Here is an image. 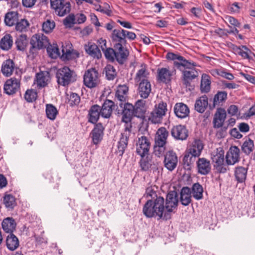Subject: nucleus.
Instances as JSON below:
<instances>
[{
  "label": "nucleus",
  "mask_w": 255,
  "mask_h": 255,
  "mask_svg": "<svg viewBox=\"0 0 255 255\" xmlns=\"http://www.w3.org/2000/svg\"><path fill=\"white\" fill-rule=\"evenodd\" d=\"M225 159L227 164L234 165L240 160V149L237 146H231L226 153Z\"/></svg>",
  "instance_id": "4468645a"
},
{
  "label": "nucleus",
  "mask_w": 255,
  "mask_h": 255,
  "mask_svg": "<svg viewBox=\"0 0 255 255\" xmlns=\"http://www.w3.org/2000/svg\"><path fill=\"white\" fill-rule=\"evenodd\" d=\"M105 7L104 8H102V7L100 5H98L97 6V8H96V10L100 11L102 13H105L108 16H111L112 13V11L111 9H110V5L105 3Z\"/></svg>",
  "instance_id": "0e129e2a"
},
{
  "label": "nucleus",
  "mask_w": 255,
  "mask_h": 255,
  "mask_svg": "<svg viewBox=\"0 0 255 255\" xmlns=\"http://www.w3.org/2000/svg\"><path fill=\"white\" fill-rule=\"evenodd\" d=\"M81 98L79 95L75 93H71L68 100V104L71 107L78 106L80 103Z\"/></svg>",
  "instance_id": "e2e57ef3"
},
{
  "label": "nucleus",
  "mask_w": 255,
  "mask_h": 255,
  "mask_svg": "<svg viewBox=\"0 0 255 255\" xmlns=\"http://www.w3.org/2000/svg\"><path fill=\"white\" fill-rule=\"evenodd\" d=\"M24 99L28 103L34 102L37 97V93L34 89H28L24 94Z\"/></svg>",
  "instance_id": "13d9d810"
},
{
  "label": "nucleus",
  "mask_w": 255,
  "mask_h": 255,
  "mask_svg": "<svg viewBox=\"0 0 255 255\" xmlns=\"http://www.w3.org/2000/svg\"><path fill=\"white\" fill-rule=\"evenodd\" d=\"M50 4L55 14L59 16H64L70 12L71 4L66 0H50Z\"/></svg>",
  "instance_id": "6e6552de"
},
{
  "label": "nucleus",
  "mask_w": 255,
  "mask_h": 255,
  "mask_svg": "<svg viewBox=\"0 0 255 255\" xmlns=\"http://www.w3.org/2000/svg\"><path fill=\"white\" fill-rule=\"evenodd\" d=\"M147 200L144 205L142 213L148 218L157 217V220L163 219L167 220L170 219L168 213L163 215L164 210V199L161 196H158L157 192L152 187L146 189L144 195Z\"/></svg>",
  "instance_id": "f257e3e1"
},
{
  "label": "nucleus",
  "mask_w": 255,
  "mask_h": 255,
  "mask_svg": "<svg viewBox=\"0 0 255 255\" xmlns=\"http://www.w3.org/2000/svg\"><path fill=\"white\" fill-rule=\"evenodd\" d=\"M198 172L203 175L209 174L211 169L210 162L207 159L202 157L199 158L197 161Z\"/></svg>",
  "instance_id": "4be33fe9"
},
{
  "label": "nucleus",
  "mask_w": 255,
  "mask_h": 255,
  "mask_svg": "<svg viewBox=\"0 0 255 255\" xmlns=\"http://www.w3.org/2000/svg\"><path fill=\"white\" fill-rule=\"evenodd\" d=\"M211 89L210 77L206 74H203L202 76L200 90L202 93H207Z\"/></svg>",
  "instance_id": "79ce46f5"
},
{
  "label": "nucleus",
  "mask_w": 255,
  "mask_h": 255,
  "mask_svg": "<svg viewBox=\"0 0 255 255\" xmlns=\"http://www.w3.org/2000/svg\"><path fill=\"white\" fill-rule=\"evenodd\" d=\"M150 148V142L147 137L142 135L138 137L136 149L137 154L140 156L148 155Z\"/></svg>",
  "instance_id": "9b49d317"
},
{
  "label": "nucleus",
  "mask_w": 255,
  "mask_h": 255,
  "mask_svg": "<svg viewBox=\"0 0 255 255\" xmlns=\"http://www.w3.org/2000/svg\"><path fill=\"white\" fill-rule=\"evenodd\" d=\"M106 77L109 80H114L117 76V72L115 67L110 64H108L104 68Z\"/></svg>",
  "instance_id": "864d4df0"
},
{
  "label": "nucleus",
  "mask_w": 255,
  "mask_h": 255,
  "mask_svg": "<svg viewBox=\"0 0 255 255\" xmlns=\"http://www.w3.org/2000/svg\"><path fill=\"white\" fill-rule=\"evenodd\" d=\"M182 81L185 87L189 91L194 89V86L191 84V81L198 77V72L195 69L184 70L182 72Z\"/></svg>",
  "instance_id": "dca6fc26"
},
{
  "label": "nucleus",
  "mask_w": 255,
  "mask_h": 255,
  "mask_svg": "<svg viewBox=\"0 0 255 255\" xmlns=\"http://www.w3.org/2000/svg\"><path fill=\"white\" fill-rule=\"evenodd\" d=\"M14 63L11 59H7L4 61L1 67V72L5 76H10L13 71Z\"/></svg>",
  "instance_id": "c9c22d12"
},
{
  "label": "nucleus",
  "mask_w": 255,
  "mask_h": 255,
  "mask_svg": "<svg viewBox=\"0 0 255 255\" xmlns=\"http://www.w3.org/2000/svg\"><path fill=\"white\" fill-rule=\"evenodd\" d=\"M151 92L150 82L147 79H142L138 84L137 92L143 99L147 98Z\"/></svg>",
  "instance_id": "412c9836"
},
{
  "label": "nucleus",
  "mask_w": 255,
  "mask_h": 255,
  "mask_svg": "<svg viewBox=\"0 0 255 255\" xmlns=\"http://www.w3.org/2000/svg\"><path fill=\"white\" fill-rule=\"evenodd\" d=\"M192 195L191 189L188 187H183L180 192V201L182 205L187 206L191 203Z\"/></svg>",
  "instance_id": "7c9ffc66"
},
{
  "label": "nucleus",
  "mask_w": 255,
  "mask_h": 255,
  "mask_svg": "<svg viewBox=\"0 0 255 255\" xmlns=\"http://www.w3.org/2000/svg\"><path fill=\"white\" fill-rule=\"evenodd\" d=\"M128 87L126 85H119L115 93V100L117 105L119 103H123L128 101Z\"/></svg>",
  "instance_id": "6ab92c4d"
},
{
  "label": "nucleus",
  "mask_w": 255,
  "mask_h": 255,
  "mask_svg": "<svg viewBox=\"0 0 255 255\" xmlns=\"http://www.w3.org/2000/svg\"><path fill=\"white\" fill-rule=\"evenodd\" d=\"M178 194L176 191H170L166 195L165 205L164 209H166L167 212L170 217V213L173 211V209L176 208L178 205Z\"/></svg>",
  "instance_id": "ddd939ff"
},
{
  "label": "nucleus",
  "mask_w": 255,
  "mask_h": 255,
  "mask_svg": "<svg viewBox=\"0 0 255 255\" xmlns=\"http://www.w3.org/2000/svg\"><path fill=\"white\" fill-rule=\"evenodd\" d=\"M130 132L131 129L128 131L126 130L125 128L124 132L121 133L120 140L118 142V150H117V153L120 156H122L123 155L126 149L127 148Z\"/></svg>",
  "instance_id": "aec40b11"
},
{
  "label": "nucleus",
  "mask_w": 255,
  "mask_h": 255,
  "mask_svg": "<svg viewBox=\"0 0 255 255\" xmlns=\"http://www.w3.org/2000/svg\"><path fill=\"white\" fill-rule=\"evenodd\" d=\"M227 112L229 114L232 116L240 115V114L238 106L235 105H231L228 108Z\"/></svg>",
  "instance_id": "69168bd1"
},
{
  "label": "nucleus",
  "mask_w": 255,
  "mask_h": 255,
  "mask_svg": "<svg viewBox=\"0 0 255 255\" xmlns=\"http://www.w3.org/2000/svg\"><path fill=\"white\" fill-rule=\"evenodd\" d=\"M164 155V166L169 171L173 170L176 167L178 158L175 152L172 150L167 152Z\"/></svg>",
  "instance_id": "f3484780"
},
{
  "label": "nucleus",
  "mask_w": 255,
  "mask_h": 255,
  "mask_svg": "<svg viewBox=\"0 0 255 255\" xmlns=\"http://www.w3.org/2000/svg\"><path fill=\"white\" fill-rule=\"evenodd\" d=\"M76 23L75 16L73 13L69 14L63 20V24L66 28H71Z\"/></svg>",
  "instance_id": "052dcab7"
},
{
  "label": "nucleus",
  "mask_w": 255,
  "mask_h": 255,
  "mask_svg": "<svg viewBox=\"0 0 255 255\" xmlns=\"http://www.w3.org/2000/svg\"><path fill=\"white\" fill-rule=\"evenodd\" d=\"M170 132L172 136L176 140L183 141L186 140L188 136V130L184 125L174 126Z\"/></svg>",
  "instance_id": "2eb2a0df"
},
{
  "label": "nucleus",
  "mask_w": 255,
  "mask_h": 255,
  "mask_svg": "<svg viewBox=\"0 0 255 255\" xmlns=\"http://www.w3.org/2000/svg\"><path fill=\"white\" fill-rule=\"evenodd\" d=\"M229 165L225 161L217 164H214V167L216 172L218 173H225L229 170Z\"/></svg>",
  "instance_id": "bf43d9fd"
},
{
  "label": "nucleus",
  "mask_w": 255,
  "mask_h": 255,
  "mask_svg": "<svg viewBox=\"0 0 255 255\" xmlns=\"http://www.w3.org/2000/svg\"><path fill=\"white\" fill-rule=\"evenodd\" d=\"M45 111L47 118L51 120H54L58 113L56 108L51 104H46Z\"/></svg>",
  "instance_id": "09e8293b"
},
{
  "label": "nucleus",
  "mask_w": 255,
  "mask_h": 255,
  "mask_svg": "<svg viewBox=\"0 0 255 255\" xmlns=\"http://www.w3.org/2000/svg\"><path fill=\"white\" fill-rule=\"evenodd\" d=\"M7 249L11 251L15 250L19 247V240L12 233H9L6 239Z\"/></svg>",
  "instance_id": "f704fd0d"
},
{
  "label": "nucleus",
  "mask_w": 255,
  "mask_h": 255,
  "mask_svg": "<svg viewBox=\"0 0 255 255\" xmlns=\"http://www.w3.org/2000/svg\"><path fill=\"white\" fill-rule=\"evenodd\" d=\"M77 75L73 70L64 66L57 70L56 73L57 82L59 85L66 87L76 80Z\"/></svg>",
  "instance_id": "20e7f679"
},
{
  "label": "nucleus",
  "mask_w": 255,
  "mask_h": 255,
  "mask_svg": "<svg viewBox=\"0 0 255 255\" xmlns=\"http://www.w3.org/2000/svg\"><path fill=\"white\" fill-rule=\"evenodd\" d=\"M115 107V103L110 100H106L100 107L101 116L104 118H109L112 114L113 110Z\"/></svg>",
  "instance_id": "bb28decb"
},
{
  "label": "nucleus",
  "mask_w": 255,
  "mask_h": 255,
  "mask_svg": "<svg viewBox=\"0 0 255 255\" xmlns=\"http://www.w3.org/2000/svg\"><path fill=\"white\" fill-rule=\"evenodd\" d=\"M208 106V99L206 95L200 97L196 100L194 108L195 110L199 113H203L205 112Z\"/></svg>",
  "instance_id": "473e14b6"
},
{
  "label": "nucleus",
  "mask_w": 255,
  "mask_h": 255,
  "mask_svg": "<svg viewBox=\"0 0 255 255\" xmlns=\"http://www.w3.org/2000/svg\"><path fill=\"white\" fill-rule=\"evenodd\" d=\"M105 128L101 123L95 125L94 128L90 133L92 142L94 144H98L103 139Z\"/></svg>",
  "instance_id": "a211bd4d"
},
{
  "label": "nucleus",
  "mask_w": 255,
  "mask_h": 255,
  "mask_svg": "<svg viewBox=\"0 0 255 255\" xmlns=\"http://www.w3.org/2000/svg\"><path fill=\"white\" fill-rule=\"evenodd\" d=\"M212 160L214 164L225 161L224 151L222 148H217L212 154Z\"/></svg>",
  "instance_id": "c03bdc74"
},
{
  "label": "nucleus",
  "mask_w": 255,
  "mask_h": 255,
  "mask_svg": "<svg viewBox=\"0 0 255 255\" xmlns=\"http://www.w3.org/2000/svg\"><path fill=\"white\" fill-rule=\"evenodd\" d=\"M133 107L134 117L143 120L146 111L145 101L138 100L135 102Z\"/></svg>",
  "instance_id": "a878e982"
},
{
  "label": "nucleus",
  "mask_w": 255,
  "mask_h": 255,
  "mask_svg": "<svg viewBox=\"0 0 255 255\" xmlns=\"http://www.w3.org/2000/svg\"><path fill=\"white\" fill-rule=\"evenodd\" d=\"M100 116H101V111L100 106L97 104L92 105L89 111L88 114V122L93 124H97Z\"/></svg>",
  "instance_id": "5701e85b"
},
{
  "label": "nucleus",
  "mask_w": 255,
  "mask_h": 255,
  "mask_svg": "<svg viewBox=\"0 0 255 255\" xmlns=\"http://www.w3.org/2000/svg\"><path fill=\"white\" fill-rule=\"evenodd\" d=\"M3 204L8 210H12L16 205L15 197L11 194H5L3 197Z\"/></svg>",
  "instance_id": "49530a36"
},
{
  "label": "nucleus",
  "mask_w": 255,
  "mask_h": 255,
  "mask_svg": "<svg viewBox=\"0 0 255 255\" xmlns=\"http://www.w3.org/2000/svg\"><path fill=\"white\" fill-rule=\"evenodd\" d=\"M196 157L188 153L185 154L182 160L183 168L187 170H191Z\"/></svg>",
  "instance_id": "de8ad7c7"
},
{
  "label": "nucleus",
  "mask_w": 255,
  "mask_h": 255,
  "mask_svg": "<svg viewBox=\"0 0 255 255\" xmlns=\"http://www.w3.org/2000/svg\"><path fill=\"white\" fill-rule=\"evenodd\" d=\"M169 132L164 127H161L157 130L154 137V153L160 157L163 155L166 150V145Z\"/></svg>",
  "instance_id": "f03ea898"
},
{
  "label": "nucleus",
  "mask_w": 255,
  "mask_h": 255,
  "mask_svg": "<svg viewBox=\"0 0 255 255\" xmlns=\"http://www.w3.org/2000/svg\"><path fill=\"white\" fill-rule=\"evenodd\" d=\"M174 112L178 118L183 119L189 115V109L186 105L182 103H178L174 106Z\"/></svg>",
  "instance_id": "c85d7f7f"
},
{
  "label": "nucleus",
  "mask_w": 255,
  "mask_h": 255,
  "mask_svg": "<svg viewBox=\"0 0 255 255\" xmlns=\"http://www.w3.org/2000/svg\"><path fill=\"white\" fill-rule=\"evenodd\" d=\"M140 67L141 68L138 70L135 75V79L138 81H141L142 79H145V78L149 74L145 64H142Z\"/></svg>",
  "instance_id": "6e6d98bb"
},
{
  "label": "nucleus",
  "mask_w": 255,
  "mask_h": 255,
  "mask_svg": "<svg viewBox=\"0 0 255 255\" xmlns=\"http://www.w3.org/2000/svg\"><path fill=\"white\" fill-rule=\"evenodd\" d=\"M47 52L52 58H56L60 55L57 44L50 45L49 44L47 47Z\"/></svg>",
  "instance_id": "4d7b16f0"
},
{
  "label": "nucleus",
  "mask_w": 255,
  "mask_h": 255,
  "mask_svg": "<svg viewBox=\"0 0 255 255\" xmlns=\"http://www.w3.org/2000/svg\"><path fill=\"white\" fill-rule=\"evenodd\" d=\"M1 225L5 232L12 233L15 230L16 224L12 217H7L3 219Z\"/></svg>",
  "instance_id": "72a5a7b5"
},
{
  "label": "nucleus",
  "mask_w": 255,
  "mask_h": 255,
  "mask_svg": "<svg viewBox=\"0 0 255 255\" xmlns=\"http://www.w3.org/2000/svg\"><path fill=\"white\" fill-rule=\"evenodd\" d=\"M86 52L94 58L100 59L102 57V53L98 46L95 43L89 42L85 45Z\"/></svg>",
  "instance_id": "2f4dec72"
},
{
  "label": "nucleus",
  "mask_w": 255,
  "mask_h": 255,
  "mask_svg": "<svg viewBox=\"0 0 255 255\" xmlns=\"http://www.w3.org/2000/svg\"><path fill=\"white\" fill-rule=\"evenodd\" d=\"M204 148V144L200 139H195L188 149V153L194 157H199Z\"/></svg>",
  "instance_id": "cd10ccee"
},
{
  "label": "nucleus",
  "mask_w": 255,
  "mask_h": 255,
  "mask_svg": "<svg viewBox=\"0 0 255 255\" xmlns=\"http://www.w3.org/2000/svg\"><path fill=\"white\" fill-rule=\"evenodd\" d=\"M103 52L108 61L113 62L116 60L120 65H123L127 60L129 55L117 48H107Z\"/></svg>",
  "instance_id": "423d86ee"
},
{
  "label": "nucleus",
  "mask_w": 255,
  "mask_h": 255,
  "mask_svg": "<svg viewBox=\"0 0 255 255\" xmlns=\"http://www.w3.org/2000/svg\"><path fill=\"white\" fill-rule=\"evenodd\" d=\"M118 105L121 109L118 107L117 109L118 114H121L122 116V121L125 123L126 130L129 131L132 128L131 120L134 117L133 105L128 102L119 103Z\"/></svg>",
  "instance_id": "7ed1b4c3"
},
{
  "label": "nucleus",
  "mask_w": 255,
  "mask_h": 255,
  "mask_svg": "<svg viewBox=\"0 0 255 255\" xmlns=\"http://www.w3.org/2000/svg\"><path fill=\"white\" fill-rule=\"evenodd\" d=\"M139 161L140 166L142 171H147L151 166V160L148 157V155L141 156Z\"/></svg>",
  "instance_id": "5fc2aeb1"
},
{
  "label": "nucleus",
  "mask_w": 255,
  "mask_h": 255,
  "mask_svg": "<svg viewBox=\"0 0 255 255\" xmlns=\"http://www.w3.org/2000/svg\"><path fill=\"white\" fill-rule=\"evenodd\" d=\"M226 112L224 109L218 108L213 119L214 128H219L222 127L226 118Z\"/></svg>",
  "instance_id": "b1692460"
},
{
  "label": "nucleus",
  "mask_w": 255,
  "mask_h": 255,
  "mask_svg": "<svg viewBox=\"0 0 255 255\" xmlns=\"http://www.w3.org/2000/svg\"><path fill=\"white\" fill-rule=\"evenodd\" d=\"M29 53L36 54L38 50L46 48L49 45L48 38L43 34L38 33L32 36L30 41Z\"/></svg>",
  "instance_id": "0eeeda50"
},
{
  "label": "nucleus",
  "mask_w": 255,
  "mask_h": 255,
  "mask_svg": "<svg viewBox=\"0 0 255 255\" xmlns=\"http://www.w3.org/2000/svg\"><path fill=\"white\" fill-rule=\"evenodd\" d=\"M99 73L95 68H91L85 71L84 83L88 88L95 87L99 82Z\"/></svg>",
  "instance_id": "9d476101"
},
{
  "label": "nucleus",
  "mask_w": 255,
  "mask_h": 255,
  "mask_svg": "<svg viewBox=\"0 0 255 255\" xmlns=\"http://www.w3.org/2000/svg\"><path fill=\"white\" fill-rule=\"evenodd\" d=\"M191 189V195L197 200L203 198V188L198 182L193 184Z\"/></svg>",
  "instance_id": "58836bf2"
},
{
  "label": "nucleus",
  "mask_w": 255,
  "mask_h": 255,
  "mask_svg": "<svg viewBox=\"0 0 255 255\" xmlns=\"http://www.w3.org/2000/svg\"><path fill=\"white\" fill-rule=\"evenodd\" d=\"M227 99V92L226 91H218L215 95L213 100V104L209 105V108L212 110L216 108L217 106H220L222 105V103L225 102Z\"/></svg>",
  "instance_id": "c756f323"
},
{
  "label": "nucleus",
  "mask_w": 255,
  "mask_h": 255,
  "mask_svg": "<svg viewBox=\"0 0 255 255\" xmlns=\"http://www.w3.org/2000/svg\"><path fill=\"white\" fill-rule=\"evenodd\" d=\"M55 26L54 21L47 19L42 24V30L46 33L51 32Z\"/></svg>",
  "instance_id": "680f3d73"
},
{
  "label": "nucleus",
  "mask_w": 255,
  "mask_h": 255,
  "mask_svg": "<svg viewBox=\"0 0 255 255\" xmlns=\"http://www.w3.org/2000/svg\"><path fill=\"white\" fill-rule=\"evenodd\" d=\"M62 47V54L61 56V58L62 59L63 61H66L72 59H75L78 57V54H76L75 53L73 52L70 50L67 49V48H64L63 47Z\"/></svg>",
  "instance_id": "3c124183"
},
{
  "label": "nucleus",
  "mask_w": 255,
  "mask_h": 255,
  "mask_svg": "<svg viewBox=\"0 0 255 255\" xmlns=\"http://www.w3.org/2000/svg\"><path fill=\"white\" fill-rule=\"evenodd\" d=\"M125 35L124 29L119 27L113 30L111 38L114 44V48H119L120 51L129 54V51L126 46L128 42Z\"/></svg>",
  "instance_id": "39448f33"
},
{
  "label": "nucleus",
  "mask_w": 255,
  "mask_h": 255,
  "mask_svg": "<svg viewBox=\"0 0 255 255\" xmlns=\"http://www.w3.org/2000/svg\"><path fill=\"white\" fill-rule=\"evenodd\" d=\"M16 48L17 50L24 51L28 45V39L25 34L20 35L15 41Z\"/></svg>",
  "instance_id": "e433bc0d"
},
{
  "label": "nucleus",
  "mask_w": 255,
  "mask_h": 255,
  "mask_svg": "<svg viewBox=\"0 0 255 255\" xmlns=\"http://www.w3.org/2000/svg\"><path fill=\"white\" fill-rule=\"evenodd\" d=\"M254 141L250 138H247L244 141L241 149L242 151L246 155H249L254 149Z\"/></svg>",
  "instance_id": "a18cd8bd"
},
{
  "label": "nucleus",
  "mask_w": 255,
  "mask_h": 255,
  "mask_svg": "<svg viewBox=\"0 0 255 255\" xmlns=\"http://www.w3.org/2000/svg\"><path fill=\"white\" fill-rule=\"evenodd\" d=\"M18 20V13L17 11H10L7 12L4 17V22L6 25L12 26L17 22Z\"/></svg>",
  "instance_id": "a19ab883"
},
{
  "label": "nucleus",
  "mask_w": 255,
  "mask_h": 255,
  "mask_svg": "<svg viewBox=\"0 0 255 255\" xmlns=\"http://www.w3.org/2000/svg\"><path fill=\"white\" fill-rule=\"evenodd\" d=\"M20 81L15 78L7 79L3 86L4 93L8 95L15 94L20 89Z\"/></svg>",
  "instance_id": "f8f14e48"
},
{
  "label": "nucleus",
  "mask_w": 255,
  "mask_h": 255,
  "mask_svg": "<svg viewBox=\"0 0 255 255\" xmlns=\"http://www.w3.org/2000/svg\"><path fill=\"white\" fill-rule=\"evenodd\" d=\"M171 74L166 68L158 69L157 71V80L163 83H167L171 80Z\"/></svg>",
  "instance_id": "4c0bfd02"
},
{
  "label": "nucleus",
  "mask_w": 255,
  "mask_h": 255,
  "mask_svg": "<svg viewBox=\"0 0 255 255\" xmlns=\"http://www.w3.org/2000/svg\"><path fill=\"white\" fill-rule=\"evenodd\" d=\"M240 131L242 132H247L250 130L249 125L247 123H241L238 126Z\"/></svg>",
  "instance_id": "338daca9"
},
{
  "label": "nucleus",
  "mask_w": 255,
  "mask_h": 255,
  "mask_svg": "<svg viewBox=\"0 0 255 255\" xmlns=\"http://www.w3.org/2000/svg\"><path fill=\"white\" fill-rule=\"evenodd\" d=\"M12 45L13 39L10 34H6L1 38V49L7 51L11 49Z\"/></svg>",
  "instance_id": "37998d69"
},
{
  "label": "nucleus",
  "mask_w": 255,
  "mask_h": 255,
  "mask_svg": "<svg viewBox=\"0 0 255 255\" xmlns=\"http://www.w3.org/2000/svg\"><path fill=\"white\" fill-rule=\"evenodd\" d=\"M248 168L243 166H237L235 169V176L238 182L242 183L247 178Z\"/></svg>",
  "instance_id": "ea45409f"
},
{
  "label": "nucleus",
  "mask_w": 255,
  "mask_h": 255,
  "mask_svg": "<svg viewBox=\"0 0 255 255\" xmlns=\"http://www.w3.org/2000/svg\"><path fill=\"white\" fill-rule=\"evenodd\" d=\"M182 58H179L178 59L179 61H174V65L178 69H179L180 67H183L185 66L186 63V61H187L186 59L184 58V57L181 56Z\"/></svg>",
  "instance_id": "774afa93"
},
{
  "label": "nucleus",
  "mask_w": 255,
  "mask_h": 255,
  "mask_svg": "<svg viewBox=\"0 0 255 255\" xmlns=\"http://www.w3.org/2000/svg\"><path fill=\"white\" fill-rule=\"evenodd\" d=\"M37 84L38 86L44 87L47 84L49 76L48 72H40L36 74Z\"/></svg>",
  "instance_id": "8fccbe9b"
},
{
  "label": "nucleus",
  "mask_w": 255,
  "mask_h": 255,
  "mask_svg": "<svg viewBox=\"0 0 255 255\" xmlns=\"http://www.w3.org/2000/svg\"><path fill=\"white\" fill-rule=\"evenodd\" d=\"M167 111V104L165 102H161L157 105L155 106V108L151 113L148 120L153 124L160 123Z\"/></svg>",
  "instance_id": "1a4fd4ad"
},
{
  "label": "nucleus",
  "mask_w": 255,
  "mask_h": 255,
  "mask_svg": "<svg viewBox=\"0 0 255 255\" xmlns=\"http://www.w3.org/2000/svg\"><path fill=\"white\" fill-rule=\"evenodd\" d=\"M233 50L235 53L241 56L244 59L250 60L253 59L251 56L252 54L255 56V54L252 52L246 45H242L240 46L233 45Z\"/></svg>",
  "instance_id": "393cba45"
},
{
  "label": "nucleus",
  "mask_w": 255,
  "mask_h": 255,
  "mask_svg": "<svg viewBox=\"0 0 255 255\" xmlns=\"http://www.w3.org/2000/svg\"><path fill=\"white\" fill-rule=\"evenodd\" d=\"M29 23L25 19H21L19 21L18 20L15 23V29L19 32H25L28 30L29 26Z\"/></svg>",
  "instance_id": "603ef678"
}]
</instances>
